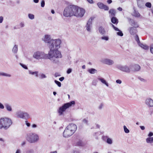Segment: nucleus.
<instances>
[{
  "mask_svg": "<svg viewBox=\"0 0 153 153\" xmlns=\"http://www.w3.org/2000/svg\"><path fill=\"white\" fill-rule=\"evenodd\" d=\"M26 124L27 125V126L28 127H30V123H29L27 122L26 121Z\"/></svg>",
  "mask_w": 153,
  "mask_h": 153,
  "instance_id": "nucleus-62",
  "label": "nucleus"
},
{
  "mask_svg": "<svg viewBox=\"0 0 153 153\" xmlns=\"http://www.w3.org/2000/svg\"><path fill=\"white\" fill-rule=\"evenodd\" d=\"M52 39L51 35L49 34L45 35L42 38V40L45 43H47L48 45Z\"/></svg>",
  "mask_w": 153,
  "mask_h": 153,
  "instance_id": "nucleus-11",
  "label": "nucleus"
},
{
  "mask_svg": "<svg viewBox=\"0 0 153 153\" xmlns=\"http://www.w3.org/2000/svg\"><path fill=\"white\" fill-rule=\"evenodd\" d=\"M45 2L44 0H42L41 2V6L42 7H44L45 6Z\"/></svg>",
  "mask_w": 153,
  "mask_h": 153,
  "instance_id": "nucleus-48",
  "label": "nucleus"
},
{
  "mask_svg": "<svg viewBox=\"0 0 153 153\" xmlns=\"http://www.w3.org/2000/svg\"><path fill=\"white\" fill-rule=\"evenodd\" d=\"M128 30L130 34L132 35L135 34L137 32V30L135 27H130Z\"/></svg>",
  "mask_w": 153,
  "mask_h": 153,
  "instance_id": "nucleus-18",
  "label": "nucleus"
},
{
  "mask_svg": "<svg viewBox=\"0 0 153 153\" xmlns=\"http://www.w3.org/2000/svg\"><path fill=\"white\" fill-rule=\"evenodd\" d=\"M145 103L149 107H153V100L151 98H147L145 100Z\"/></svg>",
  "mask_w": 153,
  "mask_h": 153,
  "instance_id": "nucleus-16",
  "label": "nucleus"
},
{
  "mask_svg": "<svg viewBox=\"0 0 153 153\" xmlns=\"http://www.w3.org/2000/svg\"><path fill=\"white\" fill-rule=\"evenodd\" d=\"M140 127L142 130H143L145 129V127L144 126H140Z\"/></svg>",
  "mask_w": 153,
  "mask_h": 153,
  "instance_id": "nucleus-60",
  "label": "nucleus"
},
{
  "mask_svg": "<svg viewBox=\"0 0 153 153\" xmlns=\"http://www.w3.org/2000/svg\"><path fill=\"white\" fill-rule=\"evenodd\" d=\"M4 106L1 102H0V109H4Z\"/></svg>",
  "mask_w": 153,
  "mask_h": 153,
  "instance_id": "nucleus-46",
  "label": "nucleus"
},
{
  "mask_svg": "<svg viewBox=\"0 0 153 153\" xmlns=\"http://www.w3.org/2000/svg\"><path fill=\"white\" fill-rule=\"evenodd\" d=\"M99 134V133L98 132H95L93 134V135L95 137L97 136V135Z\"/></svg>",
  "mask_w": 153,
  "mask_h": 153,
  "instance_id": "nucleus-54",
  "label": "nucleus"
},
{
  "mask_svg": "<svg viewBox=\"0 0 153 153\" xmlns=\"http://www.w3.org/2000/svg\"><path fill=\"white\" fill-rule=\"evenodd\" d=\"M21 150L20 149H18L16 151L15 153H21Z\"/></svg>",
  "mask_w": 153,
  "mask_h": 153,
  "instance_id": "nucleus-55",
  "label": "nucleus"
},
{
  "mask_svg": "<svg viewBox=\"0 0 153 153\" xmlns=\"http://www.w3.org/2000/svg\"><path fill=\"white\" fill-rule=\"evenodd\" d=\"M146 141L147 143H153V137H147L146 139Z\"/></svg>",
  "mask_w": 153,
  "mask_h": 153,
  "instance_id": "nucleus-27",
  "label": "nucleus"
},
{
  "mask_svg": "<svg viewBox=\"0 0 153 153\" xmlns=\"http://www.w3.org/2000/svg\"><path fill=\"white\" fill-rule=\"evenodd\" d=\"M83 123L86 124L87 125L88 124V120L86 119H84L82 120Z\"/></svg>",
  "mask_w": 153,
  "mask_h": 153,
  "instance_id": "nucleus-45",
  "label": "nucleus"
},
{
  "mask_svg": "<svg viewBox=\"0 0 153 153\" xmlns=\"http://www.w3.org/2000/svg\"><path fill=\"white\" fill-rule=\"evenodd\" d=\"M139 45L142 48L144 49L145 50H148L149 49V47L147 45L143 44L142 43H140L138 45Z\"/></svg>",
  "mask_w": 153,
  "mask_h": 153,
  "instance_id": "nucleus-23",
  "label": "nucleus"
},
{
  "mask_svg": "<svg viewBox=\"0 0 153 153\" xmlns=\"http://www.w3.org/2000/svg\"><path fill=\"white\" fill-rule=\"evenodd\" d=\"M111 21L114 24H117L118 23V20L116 18L113 17L111 19Z\"/></svg>",
  "mask_w": 153,
  "mask_h": 153,
  "instance_id": "nucleus-30",
  "label": "nucleus"
},
{
  "mask_svg": "<svg viewBox=\"0 0 153 153\" xmlns=\"http://www.w3.org/2000/svg\"><path fill=\"white\" fill-rule=\"evenodd\" d=\"M20 65L23 68H24L25 69H28V68L26 66V65H25L23 64H22V63H20Z\"/></svg>",
  "mask_w": 153,
  "mask_h": 153,
  "instance_id": "nucleus-42",
  "label": "nucleus"
},
{
  "mask_svg": "<svg viewBox=\"0 0 153 153\" xmlns=\"http://www.w3.org/2000/svg\"><path fill=\"white\" fill-rule=\"evenodd\" d=\"M133 15L135 17H138L140 16V15L138 11L135 10L133 13Z\"/></svg>",
  "mask_w": 153,
  "mask_h": 153,
  "instance_id": "nucleus-28",
  "label": "nucleus"
},
{
  "mask_svg": "<svg viewBox=\"0 0 153 153\" xmlns=\"http://www.w3.org/2000/svg\"><path fill=\"white\" fill-rule=\"evenodd\" d=\"M103 139L104 140H105L107 143L109 144H111L113 143V141L112 139L109 137H108L107 136H103Z\"/></svg>",
  "mask_w": 153,
  "mask_h": 153,
  "instance_id": "nucleus-19",
  "label": "nucleus"
},
{
  "mask_svg": "<svg viewBox=\"0 0 153 153\" xmlns=\"http://www.w3.org/2000/svg\"><path fill=\"white\" fill-rule=\"evenodd\" d=\"M64 77H61L59 79V80L60 81H62L64 80Z\"/></svg>",
  "mask_w": 153,
  "mask_h": 153,
  "instance_id": "nucleus-58",
  "label": "nucleus"
},
{
  "mask_svg": "<svg viewBox=\"0 0 153 153\" xmlns=\"http://www.w3.org/2000/svg\"><path fill=\"white\" fill-rule=\"evenodd\" d=\"M3 20V17L2 16H0V23L2 22Z\"/></svg>",
  "mask_w": 153,
  "mask_h": 153,
  "instance_id": "nucleus-53",
  "label": "nucleus"
},
{
  "mask_svg": "<svg viewBox=\"0 0 153 153\" xmlns=\"http://www.w3.org/2000/svg\"><path fill=\"white\" fill-rule=\"evenodd\" d=\"M145 6L147 7L150 8L151 7V4L150 2H147L145 4Z\"/></svg>",
  "mask_w": 153,
  "mask_h": 153,
  "instance_id": "nucleus-43",
  "label": "nucleus"
},
{
  "mask_svg": "<svg viewBox=\"0 0 153 153\" xmlns=\"http://www.w3.org/2000/svg\"><path fill=\"white\" fill-rule=\"evenodd\" d=\"M12 124L11 119L8 117H1L0 119V129H7Z\"/></svg>",
  "mask_w": 153,
  "mask_h": 153,
  "instance_id": "nucleus-3",
  "label": "nucleus"
},
{
  "mask_svg": "<svg viewBox=\"0 0 153 153\" xmlns=\"http://www.w3.org/2000/svg\"><path fill=\"white\" fill-rule=\"evenodd\" d=\"M72 71V69L71 68H69L68 69L67 73L68 74H70Z\"/></svg>",
  "mask_w": 153,
  "mask_h": 153,
  "instance_id": "nucleus-51",
  "label": "nucleus"
},
{
  "mask_svg": "<svg viewBox=\"0 0 153 153\" xmlns=\"http://www.w3.org/2000/svg\"><path fill=\"white\" fill-rule=\"evenodd\" d=\"M47 77V76H46V75L43 74V73H41L40 74V78L41 79H44V78H45Z\"/></svg>",
  "mask_w": 153,
  "mask_h": 153,
  "instance_id": "nucleus-38",
  "label": "nucleus"
},
{
  "mask_svg": "<svg viewBox=\"0 0 153 153\" xmlns=\"http://www.w3.org/2000/svg\"><path fill=\"white\" fill-rule=\"evenodd\" d=\"M29 73L30 74L35 75V76L36 77L38 76V71L33 72L31 71H29Z\"/></svg>",
  "mask_w": 153,
  "mask_h": 153,
  "instance_id": "nucleus-29",
  "label": "nucleus"
},
{
  "mask_svg": "<svg viewBox=\"0 0 153 153\" xmlns=\"http://www.w3.org/2000/svg\"><path fill=\"white\" fill-rule=\"evenodd\" d=\"M5 107L7 111L9 112H11L12 111V107L10 105L8 104H5Z\"/></svg>",
  "mask_w": 153,
  "mask_h": 153,
  "instance_id": "nucleus-22",
  "label": "nucleus"
},
{
  "mask_svg": "<svg viewBox=\"0 0 153 153\" xmlns=\"http://www.w3.org/2000/svg\"><path fill=\"white\" fill-rule=\"evenodd\" d=\"M28 17L29 18L31 19H34V15L29 13L28 14Z\"/></svg>",
  "mask_w": 153,
  "mask_h": 153,
  "instance_id": "nucleus-36",
  "label": "nucleus"
},
{
  "mask_svg": "<svg viewBox=\"0 0 153 153\" xmlns=\"http://www.w3.org/2000/svg\"><path fill=\"white\" fill-rule=\"evenodd\" d=\"M116 68L120 71L127 73H129L131 72L130 65L128 66L127 65H123L119 64L116 65Z\"/></svg>",
  "mask_w": 153,
  "mask_h": 153,
  "instance_id": "nucleus-10",
  "label": "nucleus"
},
{
  "mask_svg": "<svg viewBox=\"0 0 153 153\" xmlns=\"http://www.w3.org/2000/svg\"><path fill=\"white\" fill-rule=\"evenodd\" d=\"M54 76L56 77L58 76H61V75L59 73H56L54 74Z\"/></svg>",
  "mask_w": 153,
  "mask_h": 153,
  "instance_id": "nucleus-47",
  "label": "nucleus"
},
{
  "mask_svg": "<svg viewBox=\"0 0 153 153\" xmlns=\"http://www.w3.org/2000/svg\"><path fill=\"white\" fill-rule=\"evenodd\" d=\"M109 13L110 14L111 16L113 17L115 16L116 12L115 10L114 9H110L109 11Z\"/></svg>",
  "mask_w": 153,
  "mask_h": 153,
  "instance_id": "nucleus-26",
  "label": "nucleus"
},
{
  "mask_svg": "<svg viewBox=\"0 0 153 153\" xmlns=\"http://www.w3.org/2000/svg\"><path fill=\"white\" fill-rule=\"evenodd\" d=\"M107 2L108 4H110L112 2V1L111 0H108Z\"/></svg>",
  "mask_w": 153,
  "mask_h": 153,
  "instance_id": "nucleus-59",
  "label": "nucleus"
},
{
  "mask_svg": "<svg viewBox=\"0 0 153 153\" xmlns=\"http://www.w3.org/2000/svg\"><path fill=\"white\" fill-rule=\"evenodd\" d=\"M101 39L102 40H104L106 41H108L109 39V37L108 36H102L101 38Z\"/></svg>",
  "mask_w": 153,
  "mask_h": 153,
  "instance_id": "nucleus-34",
  "label": "nucleus"
},
{
  "mask_svg": "<svg viewBox=\"0 0 153 153\" xmlns=\"http://www.w3.org/2000/svg\"><path fill=\"white\" fill-rule=\"evenodd\" d=\"M102 62L103 63L108 65H112L114 64V61L111 59L106 58L102 60Z\"/></svg>",
  "mask_w": 153,
  "mask_h": 153,
  "instance_id": "nucleus-13",
  "label": "nucleus"
},
{
  "mask_svg": "<svg viewBox=\"0 0 153 153\" xmlns=\"http://www.w3.org/2000/svg\"><path fill=\"white\" fill-rule=\"evenodd\" d=\"M98 79L102 83L106 85L107 87H108L109 86L108 83L104 78L102 77H99L98 78Z\"/></svg>",
  "mask_w": 153,
  "mask_h": 153,
  "instance_id": "nucleus-20",
  "label": "nucleus"
},
{
  "mask_svg": "<svg viewBox=\"0 0 153 153\" xmlns=\"http://www.w3.org/2000/svg\"><path fill=\"white\" fill-rule=\"evenodd\" d=\"M153 135V133L152 132H150L148 135L149 137H151Z\"/></svg>",
  "mask_w": 153,
  "mask_h": 153,
  "instance_id": "nucleus-56",
  "label": "nucleus"
},
{
  "mask_svg": "<svg viewBox=\"0 0 153 153\" xmlns=\"http://www.w3.org/2000/svg\"><path fill=\"white\" fill-rule=\"evenodd\" d=\"M114 29L115 30L117 31H118L120 30L118 28L116 27H114Z\"/></svg>",
  "mask_w": 153,
  "mask_h": 153,
  "instance_id": "nucleus-63",
  "label": "nucleus"
},
{
  "mask_svg": "<svg viewBox=\"0 0 153 153\" xmlns=\"http://www.w3.org/2000/svg\"><path fill=\"white\" fill-rule=\"evenodd\" d=\"M98 7L101 9H104L105 10H109V7L108 6L105 5L101 2H98L97 3Z\"/></svg>",
  "mask_w": 153,
  "mask_h": 153,
  "instance_id": "nucleus-15",
  "label": "nucleus"
},
{
  "mask_svg": "<svg viewBox=\"0 0 153 153\" xmlns=\"http://www.w3.org/2000/svg\"><path fill=\"white\" fill-rule=\"evenodd\" d=\"M87 0L90 3L92 4L93 3V1L92 0Z\"/></svg>",
  "mask_w": 153,
  "mask_h": 153,
  "instance_id": "nucleus-61",
  "label": "nucleus"
},
{
  "mask_svg": "<svg viewBox=\"0 0 153 153\" xmlns=\"http://www.w3.org/2000/svg\"><path fill=\"white\" fill-rule=\"evenodd\" d=\"M117 10L120 11H121L122 10V8L120 7L118 8Z\"/></svg>",
  "mask_w": 153,
  "mask_h": 153,
  "instance_id": "nucleus-64",
  "label": "nucleus"
},
{
  "mask_svg": "<svg viewBox=\"0 0 153 153\" xmlns=\"http://www.w3.org/2000/svg\"><path fill=\"white\" fill-rule=\"evenodd\" d=\"M137 3L138 7L140 9H143L145 7L144 3L143 1L137 0Z\"/></svg>",
  "mask_w": 153,
  "mask_h": 153,
  "instance_id": "nucleus-17",
  "label": "nucleus"
},
{
  "mask_svg": "<svg viewBox=\"0 0 153 153\" xmlns=\"http://www.w3.org/2000/svg\"><path fill=\"white\" fill-rule=\"evenodd\" d=\"M131 25L133 26V27H135L136 28L138 27V25L137 24V23L134 21L132 22Z\"/></svg>",
  "mask_w": 153,
  "mask_h": 153,
  "instance_id": "nucleus-33",
  "label": "nucleus"
},
{
  "mask_svg": "<svg viewBox=\"0 0 153 153\" xmlns=\"http://www.w3.org/2000/svg\"><path fill=\"white\" fill-rule=\"evenodd\" d=\"M104 104L103 103H100L98 106V108L99 110H101L103 108Z\"/></svg>",
  "mask_w": 153,
  "mask_h": 153,
  "instance_id": "nucleus-39",
  "label": "nucleus"
},
{
  "mask_svg": "<svg viewBox=\"0 0 153 153\" xmlns=\"http://www.w3.org/2000/svg\"><path fill=\"white\" fill-rule=\"evenodd\" d=\"M75 104V102L72 101L70 102L64 104L62 107H60L58 111V112L60 115L62 114L63 113L65 110L69 107L74 105Z\"/></svg>",
  "mask_w": 153,
  "mask_h": 153,
  "instance_id": "nucleus-6",
  "label": "nucleus"
},
{
  "mask_svg": "<svg viewBox=\"0 0 153 153\" xmlns=\"http://www.w3.org/2000/svg\"><path fill=\"white\" fill-rule=\"evenodd\" d=\"M117 34L118 35L121 36H123V33L122 31H120V30L117 33Z\"/></svg>",
  "mask_w": 153,
  "mask_h": 153,
  "instance_id": "nucleus-41",
  "label": "nucleus"
},
{
  "mask_svg": "<svg viewBox=\"0 0 153 153\" xmlns=\"http://www.w3.org/2000/svg\"><path fill=\"white\" fill-rule=\"evenodd\" d=\"M26 140L29 143H35L39 140V136L35 133H30L27 134L26 136Z\"/></svg>",
  "mask_w": 153,
  "mask_h": 153,
  "instance_id": "nucleus-4",
  "label": "nucleus"
},
{
  "mask_svg": "<svg viewBox=\"0 0 153 153\" xmlns=\"http://www.w3.org/2000/svg\"><path fill=\"white\" fill-rule=\"evenodd\" d=\"M116 82L117 84H121L122 82L121 80L120 79H117L116 80Z\"/></svg>",
  "mask_w": 153,
  "mask_h": 153,
  "instance_id": "nucleus-50",
  "label": "nucleus"
},
{
  "mask_svg": "<svg viewBox=\"0 0 153 153\" xmlns=\"http://www.w3.org/2000/svg\"><path fill=\"white\" fill-rule=\"evenodd\" d=\"M135 39L136 41L137 42L138 45H139V44H140V41L139 40V37L137 35H136L135 36Z\"/></svg>",
  "mask_w": 153,
  "mask_h": 153,
  "instance_id": "nucleus-37",
  "label": "nucleus"
},
{
  "mask_svg": "<svg viewBox=\"0 0 153 153\" xmlns=\"http://www.w3.org/2000/svg\"><path fill=\"white\" fill-rule=\"evenodd\" d=\"M54 82L59 87H60L61 86V82L56 80H55Z\"/></svg>",
  "mask_w": 153,
  "mask_h": 153,
  "instance_id": "nucleus-40",
  "label": "nucleus"
},
{
  "mask_svg": "<svg viewBox=\"0 0 153 153\" xmlns=\"http://www.w3.org/2000/svg\"><path fill=\"white\" fill-rule=\"evenodd\" d=\"M15 115L16 117L19 118L24 119L30 118V115L27 112L21 110L17 111Z\"/></svg>",
  "mask_w": 153,
  "mask_h": 153,
  "instance_id": "nucleus-9",
  "label": "nucleus"
},
{
  "mask_svg": "<svg viewBox=\"0 0 153 153\" xmlns=\"http://www.w3.org/2000/svg\"><path fill=\"white\" fill-rule=\"evenodd\" d=\"M18 50V45H15L12 49V52L14 53H16Z\"/></svg>",
  "mask_w": 153,
  "mask_h": 153,
  "instance_id": "nucleus-24",
  "label": "nucleus"
},
{
  "mask_svg": "<svg viewBox=\"0 0 153 153\" xmlns=\"http://www.w3.org/2000/svg\"><path fill=\"white\" fill-rule=\"evenodd\" d=\"M97 81L96 80H94L92 82V84L94 85H96Z\"/></svg>",
  "mask_w": 153,
  "mask_h": 153,
  "instance_id": "nucleus-49",
  "label": "nucleus"
},
{
  "mask_svg": "<svg viewBox=\"0 0 153 153\" xmlns=\"http://www.w3.org/2000/svg\"><path fill=\"white\" fill-rule=\"evenodd\" d=\"M123 129L125 133H128L129 132V130L128 128H127L126 126H123Z\"/></svg>",
  "mask_w": 153,
  "mask_h": 153,
  "instance_id": "nucleus-35",
  "label": "nucleus"
},
{
  "mask_svg": "<svg viewBox=\"0 0 153 153\" xmlns=\"http://www.w3.org/2000/svg\"><path fill=\"white\" fill-rule=\"evenodd\" d=\"M74 16L78 17H82L83 16L85 13V10L82 8L74 6Z\"/></svg>",
  "mask_w": 153,
  "mask_h": 153,
  "instance_id": "nucleus-8",
  "label": "nucleus"
},
{
  "mask_svg": "<svg viewBox=\"0 0 153 153\" xmlns=\"http://www.w3.org/2000/svg\"><path fill=\"white\" fill-rule=\"evenodd\" d=\"M74 5H70L65 8L63 12V15L68 17L74 15Z\"/></svg>",
  "mask_w": 153,
  "mask_h": 153,
  "instance_id": "nucleus-7",
  "label": "nucleus"
},
{
  "mask_svg": "<svg viewBox=\"0 0 153 153\" xmlns=\"http://www.w3.org/2000/svg\"><path fill=\"white\" fill-rule=\"evenodd\" d=\"M32 127L33 128H36L37 127V126L35 124H33L32 126Z\"/></svg>",
  "mask_w": 153,
  "mask_h": 153,
  "instance_id": "nucleus-57",
  "label": "nucleus"
},
{
  "mask_svg": "<svg viewBox=\"0 0 153 153\" xmlns=\"http://www.w3.org/2000/svg\"><path fill=\"white\" fill-rule=\"evenodd\" d=\"M48 54L45 53L44 52L40 51L35 52L33 55V58L37 60L48 59Z\"/></svg>",
  "mask_w": 153,
  "mask_h": 153,
  "instance_id": "nucleus-5",
  "label": "nucleus"
},
{
  "mask_svg": "<svg viewBox=\"0 0 153 153\" xmlns=\"http://www.w3.org/2000/svg\"><path fill=\"white\" fill-rule=\"evenodd\" d=\"M99 30L100 33L102 35L104 36L106 33L104 28L100 26L99 28Z\"/></svg>",
  "mask_w": 153,
  "mask_h": 153,
  "instance_id": "nucleus-21",
  "label": "nucleus"
},
{
  "mask_svg": "<svg viewBox=\"0 0 153 153\" xmlns=\"http://www.w3.org/2000/svg\"><path fill=\"white\" fill-rule=\"evenodd\" d=\"M0 76H6L7 77H10L11 76L10 74L2 72H0Z\"/></svg>",
  "mask_w": 153,
  "mask_h": 153,
  "instance_id": "nucleus-31",
  "label": "nucleus"
},
{
  "mask_svg": "<svg viewBox=\"0 0 153 153\" xmlns=\"http://www.w3.org/2000/svg\"><path fill=\"white\" fill-rule=\"evenodd\" d=\"M94 19L93 17H91L88 21L86 25L85 26L87 30L89 32L91 31L92 25V21Z\"/></svg>",
  "mask_w": 153,
  "mask_h": 153,
  "instance_id": "nucleus-12",
  "label": "nucleus"
},
{
  "mask_svg": "<svg viewBox=\"0 0 153 153\" xmlns=\"http://www.w3.org/2000/svg\"><path fill=\"white\" fill-rule=\"evenodd\" d=\"M61 40L59 39H52L48 45L49 49L48 53V58L54 64H58L59 60L62 57L59 49L61 47Z\"/></svg>",
  "mask_w": 153,
  "mask_h": 153,
  "instance_id": "nucleus-1",
  "label": "nucleus"
},
{
  "mask_svg": "<svg viewBox=\"0 0 153 153\" xmlns=\"http://www.w3.org/2000/svg\"><path fill=\"white\" fill-rule=\"evenodd\" d=\"M150 51L153 54V44H151L150 46Z\"/></svg>",
  "mask_w": 153,
  "mask_h": 153,
  "instance_id": "nucleus-44",
  "label": "nucleus"
},
{
  "mask_svg": "<svg viewBox=\"0 0 153 153\" xmlns=\"http://www.w3.org/2000/svg\"><path fill=\"white\" fill-rule=\"evenodd\" d=\"M88 71L91 74H94L95 73L97 72V71L95 69L91 68L89 69L88 70Z\"/></svg>",
  "mask_w": 153,
  "mask_h": 153,
  "instance_id": "nucleus-25",
  "label": "nucleus"
},
{
  "mask_svg": "<svg viewBox=\"0 0 153 153\" xmlns=\"http://www.w3.org/2000/svg\"><path fill=\"white\" fill-rule=\"evenodd\" d=\"M77 129V126L73 123L69 124L65 128L63 133V136L68 137L72 135Z\"/></svg>",
  "mask_w": 153,
  "mask_h": 153,
  "instance_id": "nucleus-2",
  "label": "nucleus"
},
{
  "mask_svg": "<svg viewBox=\"0 0 153 153\" xmlns=\"http://www.w3.org/2000/svg\"><path fill=\"white\" fill-rule=\"evenodd\" d=\"M20 26L21 27H23L25 26V24L24 22H22L20 24Z\"/></svg>",
  "mask_w": 153,
  "mask_h": 153,
  "instance_id": "nucleus-52",
  "label": "nucleus"
},
{
  "mask_svg": "<svg viewBox=\"0 0 153 153\" xmlns=\"http://www.w3.org/2000/svg\"><path fill=\"white\" fill-rule=\"evenodd\" d=\"M131 71H139L140 69V66L138 64H134L130 65Z\"/></svg>",
  "mask_w": 153,
  "mask_h": 153,
  "instance_id": "nucleus-14",
  "label": "nucleus"
},
{
  "mask_svg": "<svg viewBox=\"0 0 153 153\" xmlns=\"http://www.w3.org/2000/svg\"><path fill=\"white\" fill-rule=\"evenodd\" d=\"M34 150L32 149H29L26 151V153H34Z\"/></svg>",
  "mask_w": 153,
  "mask_h": 153,
  "instance_id": "nucleus-32",
  "label": "nucleus"
}]
</instances>
